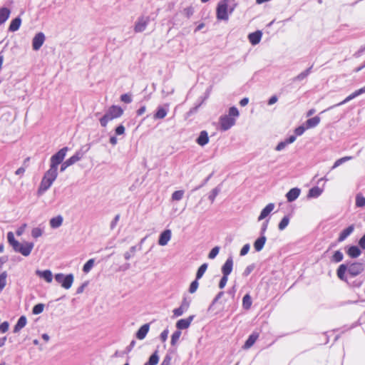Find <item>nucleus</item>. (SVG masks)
<instances>
[{
    "label": "nucleus",
    "mask_w": 365,
    "mask_h": 365,
    "mask_svg": "<svg viewBox=\"0 0 365 365\" xmlns=\"http://www.w3.org/2000/svg\"><path fill=\"white\" fill-rule=\"evenodd\" d=\"M355 226L354 225H351L346 228L344 229L341 231L339 235L338 241L343 242L344 241L354 230Z\"/></svg>",
    "instance_id": "17"
},
{
    "label": "nucleus",
    "mask_w": 365,
    "mask_h": 365,
    "mask_svg": "<svg viewBox=\"0 0 365 365\" xmlns=\"http://www.w3.org/2000/svg\"><path fill=\"white\" fill-rule=\"evenodd\" d=\"M348 267L349 266L346 264H341L337 269L336 274L337 277L343 281H346L348 284H351V279L348 276Z\"/></svg>",
    "instance_id": "8"
},
{
    "label": "nucleus",
    "mask_w": 365,
    "mask_h": 365,
    "mask_svg": "<svg viewBox=\"0 0 365 365\" xmlns=\"http://www.w3.org/2000/svg\"><path fill=\"white\" fill-rule=\"evenodd\" d=\"M159 361L158 351H154L144 365H156Z\"/></svg>",
    "instance_id": "35"
},
{
    "label": "nucleus",
    "mask_w": 365,
    "mask_h": 365,
    "mask_svg": "<svg viewBox=\"0 0 365 365\" xmlns=\"http://www.w3.org/2000/svg\"><path fill=\"white\" fill-rule=\"evenodd\" d=\"M289 222V219L287 216H284L279 223L278 228L279 230H284Z\"/></svg>",
    "instance_id": "47"
},
{
    "label": "nucleus",
    "mask_w": 365,
    "mask_h": 365,
    "mask_svg": "<svg viewBox=\"0 0 365 365\" xmlns=\"http://www.w3.org/2000/svg\"><path fill=\"white\" fill-rule=\"evenodd\" d=\"M123 114V110L120 106H111L108 108L104 115L99 121L102 127H106L108 123L115 118H120Z\"/></svg>",
    "instance_id": "4"
},
{
    "label": "nucleus",
    "mask_w": 365,
    "mask_h": 365,
    "mask_svg": "<svg viewBox=\"0 0 365 365\" xmlns=\"http://www.w3.org/2000/svg\"><path fill=\"white\" fill-rule=\"evenodd\" d=\"M359 245L361 249L365 250V235L359 240Z\"/></svg>",
    "instance_id": "61"
},
{
    "label": "nucleus",
    "mask_w": 365,
    "mask_h": 365,
    "mask_svg": "<svg viewBox=\"0 0 365 365\" xmlns=\"http://www.w3.org/2000/svg\"><path fill=\"white\" fill-rule=\"evenodd\" d=\"M180 336H181V331H180L178 329H177L176 331H175L173 333V334L171 336V340H170V344L172 346H175L178 343Z\"/></svg>",
    "instance_id": "40"
},
{
    "label": "nucleus",
    "mask_w": 365,
    "mask_h": 365,
    "mask_svg": "<svg viewBox=\"0 0 365 365\" xmlns=\"http://www.w3.org/2000/svg\"><path fill=\"white\" fill-rule=\"evenodd\" d=\"M365 269V264L362 262H351L348 267V276L349 279L359 274Z\"/></svg>",
    "instance_id": "7"
},
{
    "label": "nucleus",
    "mask_w": 365,
    "mask_h": 365,
    "mask_svg": "<svg viewBox=\"0 0 365 365\" xmlns=\"http://www.w3.org/2000/svg\"><path fill=\"white\" fill-rule=\"evenodd\" d=\"M352 159V157L351 156H346V157H343L341 158H339L337 160L335 161V163H334L331 169H335L336 168L339 167V165H341L342 163L349 160Z\"/></svg>",
    "instance_id": "44"
},
{
    "label": "nucleus",
    "mask_w": 365,
    "mask_h": 365,
    "mask_svg": "<svg viewBox=\"0 0 365 365\" xmlns=\"http://www.w3.org/2000/svg\"><path fill=\"white\" fill-rule=\"evenodd\" d=\"M364 93H365V86L359 90L355 91L354 93H352L351 94L348 96L343 101L336 104L335 106L329 107L327 110L331 109L332 108L336 107V106H339L344 105L346 103L350 101L351 100L355 98L356 97H357L359 95Z\"/></svg>",
    "instance_id": "13"
},
{
    "label": "nucleus",
    "mask_w": 365,
    "mask_h": 365,
    "mask_svg": "<svg viewBox=\"0 0 365 365\" xmlns=\"http://www.w3.org/2000/svg\"><path fill=\"white\" fill-rule=\"evenodd\" d=\"M320 120H321L320 118L318 116H315V117L308 119L306 121L307 128L308 129V128H315L320 123Z\"/></svg>",
    "instance_id": "34"
},
{
    "label": "nucleus",
    "mask_w": 365,
    "mask_h": 365,
    "mask_svg": "<svg viewBox=\"0 0 365 365\" xmlns=\"http://www.w3.org/2000/svg\"><path fill=\"white\" fill-rule=\"evenodd\" d=\"M6 272H3L0 274V291H1L6 284Z\"/></svg>",
    "instance_id": "46"
},
{
    "label": "nucleus",
    "mask_w": 365,
    "mask_h": 365,
    "mask_svg": "<svg viewBox=\"0 0 365 365\" xmlns=\"http://www.w3.org/2000/svg\"><path fill=\"white\" fill-rule=\"evenodd\" d=\"M356 205L359 207H362L365 205V197L361 195H357L356 197Z\"/></svg>",
    "instance_id": "48"
},
{
    "label": "nucleus",
    "mask_w": 365,
    "mask_h": 365,
    "mask_svg": "<svg viewBox=\"0 0 365 365\" xmlns=\"http://www.w3.org/2000/svg\"><path fill=\"white\" fill-rule=\"evenodd\" d=\"M266 242V237L264 236H261L259 237L254 244V247L256 251H260Z\"/></svg>",
    "instance_id": "36"
},
{
    "label": "nucleus",
    "mask_w": 365,
    "mask_h": 365,
    "mask_svg": "<svg viewBox=\"0 0 365 365\" xmlns=\"http://www.w3.org/2000/svg\"><path fill=\"white\" fill-rule=\"evenodd\" d=\"M53 182L51 181V180H48L43 177L39 187L38 189V195H41L42 194H43L46 190H48L50 188Z\"/></svg>",
    "instance_id": "15"
},
{
    "label": "nucleus",
    "mask_w": 365,
    "mask_h": 365,
    "mask_svg": "<svg viewBox=\"0 0 365 365\" xmlns=\"http://www.w3.org/2000/svg\"><path fill=\"white\" fill-rule=\"evenodd\" d=\"M169 111V104L165 103L163 106H158L153 118L155 119H163Z\"/></svg>",
    "instance_id": "14"
},
{
    "label": "nucleus",
    "mask_w": 365,
    "mask_h": 365,
    "mask_svg": "<svg viewBox=\"0 0 365 365\" xmlns=\"http://www.w3.org/2000/svg\"><path fill=\"white\" fill-rule=\"evenodd\" d=\"M70 165L68 164H67V162L66 161H64V162H62L61 163V168H60V170L61 172H63L66 170V169L67 168H68Z\"/></svg>",
    "instance_id": "63"
},
{
    "label": "nucleus",
    "mask_w": 365,
    "mask_h": 365,
    "mask_svg": "<svg viewBox=\"0 0 365 365\" xmlns=\"http://www.w3.org/2000/svg\"><path fill=\"white\" fill-rule=\"evenodd\" d=\"M44 309V304L38 303L36 304L32 309V313L35 315L39 314L43 312Z\"/></svg>",
    "instance_id": "45"
},
{
    "label": "nucleus",
    "mask_w": 365,
    "mask_h": 365,
    "mask_svg": "<svg viewBox=\"0 0 365 365\" xmlns=\"http://www.w3.org/2000/svg\"><path fill=\"white\" fill-rule=\"evenodd\" d=\"M227 280H228V275L222 274V277L220 279V282H219V287L220 289H223L225 287V285L227 282Z\"/></svg>",
    "instance_id": "53"
},
{
    "label": "nucleus",
    "mask_w": 365,
    "mask_h": 365,
    "mask_svg": "<svg viewBox=\"0 0 365 365\" xmlns=\"http://www.w3.org/2000/svg\"><path fill=\"white\" fill-rule=\"evenodd\" d=\"M11 10L6 7L0 8V25L4 24L9 18Z\"/></svg>",
    "instance_id": "28"
},
{
    "label": "nucleus",
    "mask_w": 365,
    "mask_h": 365,
    "mask_svg": "<svg viewBox=\"0 0 365 365\" xmlns=\"http://www.w3.org/2000/svg\"><path fill=\"white\" fill-rule=\"evenodd\" d=\"M171 360H172V356H170V354H167L165 356V357H164V359H163V361H162L160 365H170L171 364Z\"/></svg>",
    "instance_id": "56"
},
{
    "label": "nucleus",
    "mask_w": 365,
    "mask_h": 365,
    "mask_svg": "<svg viewBox=\"0 0 365 365\" xmlns=\"http://www.w3.org/2000/svg\"><path fill=\"white\" fill-rule=\"evenodd\" d=\"M149 329H150L149 324H145L143 326H141L135 334L136 338L140 340L144 339L149 331Z\"/></svg>",
    "instance_id": "20"
},
{
    "label": "nucleus",
    "mask_w": 365,
    "mask_h": 365,
    "mask_svg": "<svg viewBox=\"0 0 365 365\" xmlns=\"http://www.w3.org/2000/svg\"><path fill=\"white\" fill-rule=\"evenodd\" d=\"M44 232V227L41 226V225L36 227H34L31 230V237L34 239H37L39 237L42 236L43 233Z\"/></svg>",
    "instance_id": "31"
},
{
    "label": "nucleus",
    "mask_w": 365,
    "mask_h": 365,
    "mask_svg": "<svg viewBox=\"0 0 365 365\" xmlns=\"http://www.w3.org/2000/svg\"><path fill=\"white\" fill-rule=\"evenodd\" d=\"M287 145L288 144L287 143V142L285 140L282 141V142L278 143V145H277L275 150L277 151H281V150H284Z\"/></svg>",
    "instance_id": "59"
},
{
    "label": "nucleus",
    "mask_w": 365,
    "mask_h": 365,
    "mask_svg": "<svg viewBox=\"0 0 365 365\" xmlns=\"http://www.w3.org/2000/svg\"><path fill=\"white\" fill-rule=\"evenodd\" d=\"M207 266L208 265L207 263H204L198 268L196 273L197 280L200 279L203 276V274H205V271L207 269Z\"/></svg>",
    "instance_id": "42"
},
{
    "label": "nucleus",
    "mask_w": 365,
    "mask_h": 365,
    "mask_svg": "<svg viewBox=\"0 0 365 365\" xmlns=\"http://www.w3.org/2000/svg\"><path fill=\"white\" fill-rule=\"evenodd\" d=\"M236 7L232 0H221L217 6L216 15L218 20L227 21Z\"/></svg>",
    "instance_id": "2"
},
{
    "label": "nucleus",
    "mask_w": 365,
    "mask_h": 365,
    "mask_svg": "<svg viewBox=\"0 0 365 365\" xmlns=\"http://www.w3.org/2000/svg\"><path fill=\"white\" fill-rule=\"evenodd\" d=\"M295 140H296V136L291 135L287 139H286L285 141L289 145V144L294 143L295 141Z\"/></svg>",
    "instance_id": "64"
},
{
    "label": "nucleus",
    "mask_w": 365,
    "mask_h": 365,
    "mask_svg": "<svg viewBox=\"0 0 365 365\" xmlns=\"http://www.w3.org/2000/svg\"><path fill=\"white\" fill-rule=\"evenodd\" d=\"M149 21H150V19L148 16L139 17L135 24V27H134L135 31L137 33L143 31L146 29V27L149 23Z\"/></svg>",
    "instance_id": "10"
},
{
    "label": "nucleus",
    "mask_w": 365,
    "mask_h": 365,
    "mask_svg": "<svg viewBox=\"0 0 365 365\" xmlns=\"http://www.w3.org/2000/svg\"><path fill=\"white\" fill-rule=\"evenodd\" d=\"M252 299L250 294H246L242 298V307L245 309H249L252 306Z\"/></svg>",
    "instance_id": "37"
},
{
    "label": "nucleus",
    "mask_w": 365,
    "mask_h": 365,
    "mask_svg": "<svg viewBox=\"0 0 365 365\" xmlns=\"http://www.w3.org/2000/svg\"><path fill=\"white\" fill-rule=\"evenodd\" d=\"M9 327V324L8 322H4L0 324V331L2 333H5L8 331Z\"/></svg>",
    "instance_id": "57"
},
{
    "label": "nucleus",
    "mask_w": 365,
    "mask_h": 365,
    "mask_svg": "<svg viewBox=\"0 0 365 365\" xmlns=\"http://www.w3.org/2000/svg\"><path fill=\"white\" fill-rule=\"evenodd\" d=\"M83 158V153L80 151L76 152L73 155L66 161L70 166L79 161Z\"/></svg>",
    "instance_id": "32"
},
{
    "label": "nucleus",
    "mask_w": 365,
    "mask_h": 365,
    "mask_svg": "<svg viewBox=\"0 0 365 365\" xmlns=\"http://www.w3.org/2000/svg\"><path fill=\"white\" fill-rule=\"evenodd\" d=\"M262 33L260 31L251 33L248 35V39L252 45L258 44L262 38Z\"/></svg>",
    "instance_id": "19"
},
{
    "label": "nucleus",
    "mask_w": 365,
    "mask_h": 365,
    "mask_svg": "<svg viewBox=\"0 0 365 365\" xmlns=\"http://www.w3.org/2000/svg\"><path fill=\"white\" fill-rule=\"evenodd\" d=\"M21 24V19L20 17H16L14 19L9 25V31L11 32L16 31L19 29Z\"/></svg>",
    "instance_id": "30"
},
{
    "label": "nucleus",
    "mask_w": 365,
    "mask_h": 365,
    "mask_svg": "<svg viewBox=\"0 0 365 365\" xmlns=\"http://www.w3.org/2000/svg\"><path fill=\"white\" fill-rule=\"evenodd\" d=\"M278 98L276 96H272L268 101V105L271 106L277 103Z\"/></svg>",
    "instance_id": "62"
},
{
    "label": "nucleus",
    "mask_w": 365,
    "mask_h": 365,
    "mask_svg": "<svg viewBox=\"0 0 365 365\" xmlns=\"http://www.w3.org/2000/svg\"><path fill=\"white\" fill-rule=\"evenodd\" d=\"M185 194V191L182 190L175 191L171 195L172 201H180L182 199Z\"/></svg>",
    "instance_id": "38"
},
{
    "label": "nucleus",
    "mask_w": 365,
    "mask_h": 365,
    "mask_svg": "<svg viewBox=\"0 0 365 365\" xmlns=\"http://www.w3.org/2000/svg\"><path fill=\"white\" fill-rule=\"evenodd\" d=\"M232 268H233V259H232V256H230L227 259L225 264L222 265V267L221 268L222 274L229 276L232 271Z\"/></svg>",
    "instance_id": "16"
},
{
    "label": "nucleus",
    "mask_w": 365,
    "mask_h": 365,
    "mask_svg": "<svg viewBox=\"0 0 365 365\" xmlns=\"http://www.w3.org/2000/svg\"><path fill=\"white\" fill-rule=\"evenodd\" d=\"M121 101L125 103H130L132 102V97L130 94L125 93L121 95L120 96Z\"/></svg>",
    "instance_id": "52"
},
{
    "label": "nucleus",
    "mask_w": 365,
    "mask_h": 365,
    "mask_svg": "<svg viewBox=\"0 0 365 365\" xmlns=\"http://www.w3.org/2000/svg\"><path fill=\"white\" fill-rule=\"evenodd\" d=\"M258 338L259 334L257 332H252L246 340L243 349H250L256 342Z\"/></svg>",
    "instance_id": "21"
},
{
    "label": "nucleus",
    "mask_w": 365,
    "mask_h": 365,
    "mask_svg": "<svg viewBox=\"0 0 365 365\" xmlns=\"http://www.w3.org/2000/svg\"><path fill=\"white\" fill-rule=\"evenodd\" d=\"M274 203H269L267 206L262 210L259 216L258 217V221H261L266 218L270 212L274 209Z\"/></svg>",
    "instance_id": "23"
},
{
    "label": "nucleus",
    "mask_w": 365,
    "mask_h": 365,
    "mask_svg": "<svg viewBox=\"0 0 365 365\" xmlns=\"http://www.w3.org/2000/svg\"><path fill=\"white\" fill-rule=\"evenodd\" d=\"M6 237L9 244L14 251H31L34 247V244L32 242H19L15 239L14 234L12 232H9Z\"/></svg>",
    "instance_id": "3"
},
{
    "label": "nucleus",
    "mask_w": 365,
    "mask_h": 365,
    "mask_svg": "<svg viewBox=\"0 0 365 365\" xmlns=\"http://www.w3.org/2000/svg\"><path fill=\"white\" fill-rule=\"evenodd\" d=\"M68 148L64 147L59 150L56 153L51 156L50 159V165L58 168V165L63 162L65 158Z\"/></svg>",
    "instance_id": "6"
},
{
    "label": "nucleus",
    "mask_w": 365,
    "mask_h": 365,
    "mask_svg": "<svg viewBox=\"0 0 365 365\" xmlns=\"http://www.w3.org/2000/svg\"><path fill=\"white\" fill-rule=\"evenodd\" d=\"M306 129H307V127H304V125L299 126L295 128L294 133L296 135L300 136L304 133Z\"/></svg>",
    "instance_id": "54"
},
{
    "label": "nucleus",
    "mask_w": 365,
    "mask_h": 365,
    "mask_svg": "<svg viewBox=\"0 0 365 365\" xmlns=\"http://www.w3.org/2000/svg\"><path fill=\"white\" fill-rule=\"evenodd\" d=\"M125 127L123 125H118L115 130V134L118 135H123L125 133Z\"/></svg>",
    "instance_id": "58"
},
{
    "label": "nucleus",
    "mask_w": 365,
    "mask_h": 365,
    "mask_svg": "<svg viewBox=\"0 0 365 365\" xmlns=\"http://www.w3.org/2000/svg\"><path fill=\"white\" fill-rule=\"evenodd\" d=\"M36 274L41 277L43 278L46 282L50 283L53 280V274L51 270L46 269V270H37Z\"/></svg>",
    "instance_id": "22"
},
{
    "label": "nucleus",
    "mask_w": 365,
    "mask_h": 365,
    "mask_svg": "<svg viewBox=\"0 0 365 365\" xmlns=\"http://www.w3.org/2000/svg\"><path fill=\"white\" fill-rule=\"evenodd\" d=\"M194 318H195V316L194 315H191V316L188 317L186 319H179L176 322V324H175L177 329L181 331L182 329H187L190 326V324H191L192 320L194 319Z\"/></svg>",
    "instance_id": "12"
},
{
    "label": "nucleus",
    "mask_w": 365,
    "mask_h": 365,
    "mask_svg": "<svg viewBox=\"0 0 365 365\" xmlns=\"http://www.w3.org/2000/svg\"><path fill=\"white\" fill-rule=\"evenodd\" d=\"M50 226L52 228H58L59 227L62 223H63V217L61 215H58L55 217H53L50 220Z\"/></svg>",
    "instance_id": "33"
},
{
    "label": "nucleus",
    "mask_w": 365,
    "mask_h": 365,
    "mask_svg": "<svg viewBox=\"0 0 365 365\" xmlns=\"http://www.w3.org/2000/svg\"><path fill=\"white\" fill-rule=\"evenodd\" d=\"M323 191H324L323 188H320L317 186L314 187L309 190L307 197L317 198L322 194Z\"/></svg>",
    "instance_id": "29"
},
{
    "label": "nucleus",
    "mask_w": 365,
    "mask_h": 365,
    "mask_svg": "<svg viewBox=\"0 0 365 365\" xmlns=\"http://www.w3.org/2000/svg\"><path fill=\"white\" fill-rule=\"evenodd\" d=\"M170 237L171 231L166 230L160 234L158 242L160 245H165L170 240Z\"/></svg>",
    "instance_id": "26"
},
{
    "label": "nucleus",
    "mask_w": 365,
    "mask_h": 365,
    "mask_svg": "<svg viewBox=\"0 0 365 365\" xmlns=\"http://www.w3.org/2000/svg\"><path fill=\"white\" fill-rule=\"evenodd\" d=\"M95 260L94 259H88L83 267V272L85 273H88L94 265Z\"/></svg>",
    "instance_id": "41"
},
{
    "label": "nucleus",
    "mask_w": 365,
    "mask_h": 365,
    "mask_svg": "<svg viewBox=\"0 0 365 365\" xmlns=\"http://www.w3.org/2000/svg\"><path fill=\"white\" fill-rule=\"evenodd\" d=\"M343 259L342 252H334L331 257V260L334 262H339Z\"/></svg>",
    "instance_id": "51"
},
{
    "label": "nucleus",
    "mask_w": 365,
    "mask_h": 365,
    "mask_svg": "<svg viewBox=\"0 0 365 365\" xmlns=\"http://www.w3.org/2000/svg\"><path fill=\"white\" fill-rule=\"evenodd\" d=\"M221 188L220 186H217L212 190L210 192L208 199L211 201V202H213L215 200V197L218 195V194L220 192Z\"/></svg>",
    "instance_id": "39"
},
{
    "label": "nucleus",
    "mask_w": 365,
    "mask_h": 365,
    "mask_svg": "<svg viewBox=\"0 0 365 365\" xmlns=\"http://www.w3.org/2000/svg\"><path fill=\"white\" fill-rule=\"evenodd\" d=\"M311 69H312V67H310V68H307V70H305L304 71L300 73L299 75H297L294 78V81H301L304 80L310 73Z\"/></svg>",
    "instance_id": "43"
},
{
    "label": "nucleus",
    "mask_w": 365,
    "mask_h": 365,
    "mask_svg": "<svg viewBox=\"0 0 365 365\" xmlns=\"http://www.w3.org/2000/svg\"><path fill=\"white\" fill-rule=\"evenodd\" d=\"M198 280H197V278L192 281L190 285V287H189V292L190 293L192 294L194 292H196V290L197 289V287H198Z\"/></svg>",
    "instance_id": "49"
},
{
    "label": "nucleus",
    "mask_w": 365,
    "mask_h": 365,
    "mask_svg": "<svg viewBox=\"0 0 365 365\" xmlns=\"http://www.w3.org/2000/svg\"><path fill=\"white\" fill-rule=\"evenodd\" d=\"M26 227H27V224H26V223H24V224H22L21 226H19V227L16 229V235L17 236H19H19H21V235L24 233V232H25V230H26Z\"/></svg>",
    "instance_id": "50"
},
{
    "label": "nucleus",
    "mask_w": 365,
    "mask_h": 365,
    "mask_svg": "<svg viewBox=\"0 0 365 365\" xmlns=\"http://www.w3.org/2000/svg\"><path fill=\"white\" fill-rule=\"evenodd\" d=\"M301 192L299 188L294 187L292 188L287 194L286 197L288 202H291L298 198Z\"/></svg>",
    "instance_id": "18"
},
{
    "label": "nucleus",
    "mask_w": 365,
    "mask_h": 365,
    "mask_svg": "<svg viewBox=\"0 0 365 365\" xmlns=\"http://www.w3.org/2000/svg\"><path fill=\"white\" fill-rule=\"evenodd\" d=\"M26 322H27L26 317L24 315L21 316L19 318L16 324H15V326L14 327V333L19 332V331L26 326Z\"/></svg>",
    "instance_id": "27"
},
{
    "label": "nucleus",
    "mask_w": 365,
    "mask_h": 365,
    "mask_svg": "<svg viewBox=\"0 0 365 365\" xmlns=\"http://www.w3.org/2000/svg\"><path fill=\"white\" fill-rule=\"evenodd\" d=\"M238 109L232 106L230 108L228 113L222 115L219 119L220 130L227 131L235 125L236 120L239 117Z\"/></svg>",
    "instance_id": "1"
},
{
    "label": "nucleus",
    "mask_w": 365,
    "mask_h": 365,
    "mask_svg": "<svg viewBox=\"0 0 365 365\" xmlns=\"http://www.w3.org/2000/svg\"><path fill=\"white\" fill-rule=\"evenodd\" d=\"M58 176V168L50 165L49 169L45 173L43 177L54 182Z\"/></svg>",
    "instance_id": "24"
},
{
    "label": "nucleus",
    "mask_w": 365,
    "mask_h": 365,
    "mask_svg": "<svg viewBox=\"0 0 365 365\" xmlns=\"http://www.w3.org/2000/svg\"><path fill=\"white\" fill-rule=\"evenodd\" d=\"M196 142L200 146H204L207 145L209 142L208 133L205 130H202L200 132L198 138L196 140Z\"/></svg>",
    "instance_id": "25"
},
{
    "label": "nucleus",
    "mask_w": 365,
    "mask_h": 365,
    "mask_svg": "<svg viewBox=\"0 0 365 365\" xmlns=\"http://www.w3.org/2000/svg\"><path fill=\"white\" fill-rule=\"evenodd\" d=\"M255 266L254 264L248 265L244 270L243 275L245 277L248 276L255 269Z\"/></svg>",
    "instance_id": "55"
},
{
    "label": "nucleus",
    "mask_w": 365,
    "mask_h": 365,
    "mask_svg": "<svg viewBox=\"0 0 365 365\" xmlns=\"http://www.w3.org/2000/svg\"><path fill=\"white\" fill-rule=\"evenodd\" d=\"M190 303V302L185 298L182 300L181 305L178 308L173 309V317H178L182 316L183 313L188 309Z\"/></svg>",
    "instance_id": "11"
},
{
    "label": "nucleus",
    "mask_w": 365,
    "mask_h": 365,
    "mask_svg": "<svg viewBox=\"0 0 365 365\" xmlns=\"http://www.w3.org/2000/svg\"><path fill=\"white\" fill-rule=\"evenodd\" d=\"M54 278L66 289L71 287L74 279L73 274H64L63 273H58L55 274Z\"/></svg>",
    "instance_id": "5"
},
{
    "label": "nucleus",
    "mask_w": 365,
    "mask_h": 365,
    "mask_svg": "<svg viewBox=\"0 0 365 365\" xmlns=\"http://www.w3.org/2000/svg\"><path fill=\"white\" fill-rule=\"evenodd\" d=\"M168 334H169V331L168 329L163 330L161 332V334L160 335V339H161L162 341H165L167 340Z\"/></svg>",
    "instance_id": "60"
},
{
    "label": "nucleus",
    "mask_w": 365,
    "mask_h": 365,
    "mask_svg": "<svg viewBox=\"0 0 365 365\" xmlns=\"http://www.w3.org/2000/svg\"><path fill=\"white\" fill-rule=\"evenodd\" d=\"M46 37L43 33L38 32L32 39V48L34 51H38L42 46L45 41Z\"/></svg>",
    "instance_id": "9"
}]
</instances>
